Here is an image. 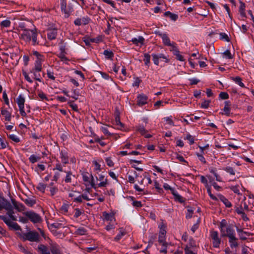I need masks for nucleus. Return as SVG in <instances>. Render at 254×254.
Wrapping results in <instances>:
<instances>
[{"label":"nucleus","mask_w":254,"mask_h":254,"mask_svg":"<svg viewBox=\"0 0 254 254\" xmlns=\"http://www.w3.org/2000/svg\"><path fill=\"white\" fill-rule=\"evenodd\" d=\"M18 237L23 241H29L30 242H39L40 237L39 233L34 231H29L26 233H17Z\"/></svg>","instance_id":"obj_1"},{"label":"nucleus","mask_w":254,"mask_h":254,"mask_svg":"<svg viewBox=\"0 0 254 254\" xmlns=\"http://www.w3.org/2000/svg\"><path fill=\"white\" fill-rule=\"evenodd\" d=\"M62 12L65 18H68L74 12V5L72 3H67L66 0H60Z\"/></svg>","instance_id":"obj_2"},{"label":"nucleus","mask_w":254,"mask_h":254,"mask_svg":"<svg viewBox=\"0 0 254 254\" xmlns=\"http://www.w3.org/2000/svg\"><path fill=\"white\" fill-rule=\"evenodd\" d=\"M23 214L28 217V221L30 220L33 224L40 223L42 222V218L40 215L33 211L24 212Z\"/></svg>","instance_id":"obj_3"},{"label":"nucleus","mask_w":254,"mask_h":254,"mask_svg":"<svg viewBox=\"0 0 254 254\" xmlns=\"http://www.w3.org/2000/svg\"><path fill=\"white\" fill-rule=\"evenodd\" d=\"M4 209L7 210L6 214L9 216L11 220H17L16 217L13 215L14 213L13 207L8 200L5 201Z\"/></svg>","instance_id":"obj_4"},{"label":"nucleus","mask_w":254,"mask_h":254,"mask_svg":"<svg viewBox=\"0 0 254 254\" xmlns=\"http://www.w3.org/2000/svg\"><path fill=\"white\" fill-rule=\"evenodd\" d=\"M221 237H231L235 236V232L232 225L229 224L220 232Z\"/></svg>","instance_id":"obj_5"},{"label":"nucleus","mask_w":254,"mask_h":254,"mask_svg":"<svg viewBox=\"0 0 254 254\" xmlns=\"http://www.w3.org/2000/svg\"><path fill=\"white\" fill-rule=\"evenodd\" d=\"M210 237L212 239V244L214 248H219L221 244V239L218 237V232L216 231L211 230L210 232Z\"/></svg>","instance_id":"obj_6"},{"label":"nucleus","mask_w":254,"mask_h":254,"mask_svg":"<svg viewBox=\"0 0 254 254\" xmlns=\"http://www.w3.org/2000/svg\"><path fill=\"white\" fill-rule=\"evenodd\" d=\"M35 29L33 30L24 29L23 33L21 35V38L27 42H30L31 40V33H34Z\"/></svg>","instance_id":"obj_7"},{"label":"nucleus","mask_w":254,"mask_h":254,"mask_svg":"<svg viewBox=\"0 0 254 254\" xmlns=\"http://www.w3.org/2000/svg\"><path fill=\"white\" fill-rule=\"evenodd\" d=\"M82 178L83 181L85 182H87L90 184L91 187L93 188L96 189L95 182L94 180L93 176L92 174H90V177H91V181L89 180V177H88V173L87 172H84L82 174Z\"/></svg>","instance_id":"obj_8"},{"label":"nucleus","mask_w":254,"mask_h":254,"mask_svg":"<svg viewBox=\"0 0 254 254\" xmlns=\"http://www.w3.org/2000/svg\"><path fill=\"white\" fill-rule=\"evenodd\" d=\"M137 105L139 106H142L147 103L148 97L143 94H140L137 96Z\"/></svg>","instance_id":"obj_9"},{"label":"nucleus","mask_w":254,"mask_h":254,"mask_svg":"<svg viewBox=\"0 0 254 254\" xmlns=\"http://www.w3.org/2000/svg\"><path fill=\"white\" fill-rule=\"evenodd\" d=\"M11 202L13 205V207L15 209H16L18 212H22L25 209V206L21 203H19L17 202L15 199L11 198Z\"/></svg>","instance_id":"obj_10"},{"label":"nucleus","mask_w":254,"mask_h":254,"mask_svg":"<svg viewBox=\"0 0 254 254\" xmlns=\"http://www.w3.org/2000/svg\"><path fill=\"white\" fill-rule=\"evenodd\" d=\"M37 251L41 254H50V251L48 247L43 244L38 246Z\"/></svg>","instance_id":"obj_11"},{"label":"nucleus","mask_w":254,"mask_h":254,"mask_svg":"<svg viewBox=\"0 0 254 254\" xmlns=\"http://www.w3.org/2000/svg\"><path fill=\"white\" fill-rule=\"evenodd\" d=\"M229 238V243H230V247L233 248H237L239 246L238 243V239L236 237V236H234Z\"/></svg>","instance_id":"obj_12"},{"label":"nucleus","mask_w":254,"mask_h":254,"mask_svg":"<svg viewBox=\"0 0 254 254\" xmlns=\"http://www.w3.org/2000/svg\"><path fill=\"white\" fill-rule=\"evenodd\" d=\"M218 199L220 200L225 204L226 207L230 208L232 207V205L231 202L229 201L228 199L226 198L223 195L219 194L218 195Z\"/></svg>","instance_id":"obj_13"},{"label":"nucleus","mask_w":254,"mask_h":254,"mask_svg":"<svg viewBox=\"0 0 254 254\" xmlns=\"http://www.w3.org/2000/svg\"><path fill=\"white\" fill-rule=\"evenodd\" d=\"M50 251L53 254H61L59 246L57 244H52L50 245Z\"/></svg>","instance_id":"obj_14"},{"label":"nucleus","mask_w":254,"mask_h":254,"mask_svg":"<svg viewBox=\"0 0 254 254\" xmlns=\"http://www.w3.org/2000/svg\"><path fill=\"white\" fill-rule=\"evenodd\" d=\"M60 157L61 158L62 162L64 164L68 163V155L66 151L62 150L60 152Z\"/></svg>","instance_id":"obj_15"},{"label":"nucleus","mask_w":254,"mask_h":254,"mask_svg":"<svg viewBox=\"0 0 254 254\" xmlns=\"http://www.w3.org/2000/svg\"><path fill=\"white\" fill-rule=\"evenodd\" d=\"M57 35V30L56 29H49L47 32V37L50 40H54L56 38Z\"/></svg>","instance_id":"obj_16"},{"label":"nucleus","mask_w":254,"mask_h":254,"mask_svg":"<svg viewBox=\"0 0 254 254\" xmlns=\"http://www.w3.org/2000/svg\"><path fill=\"white\" fill-rule=\"evenodd\" d=\"M1 114L4 117V119L6 121H10L11 118V114L6 109L3 108L1 109Z\"/></svg>","instance_id":"obj_17"},{"label":"nucleus","mask_w":254,"mask_h":254,"mask_svg":"<svg viewBox=\"0 0 254 254\" xmlns=\"http://www.w3.org/2000/svg\"><path fill=\"white\" fill-rule=\"evenodd\" d=\"M41 70H37L35 69V68H33L31 70L30 72L33 74V78L35 80L41 82V75L39 73Z\"/></svg>","instance_id":"obj_18"},{"label":"nucleus","mask_w":254,"mask_h":254,"mask_svg":"<svg viewBox=\"0 0 254 254\" xmlns=\"http://www.w3.org/2000/svg\"><path fill=\"white\" fill-rule=\"evenodd\" d=\"M38 33L37 30L35 29L34 33H31V40L32 45L33 46L40 45L39 41L37 40Z\"/></svg>","instance_id":"obj_19"},{"label":"nucleus","mask_w":254,"mask_h":254,"mask_svg":"<svg viewBox=\"0 0 254 254\" xmlns=\"http://www.w3.org/2000/svg\"><path fill=\"white\" fill-rule=\"evenodd\" d=\"M162 39L163 43L165 46L172 47L174 44H175V42L172 43L170 42V39L166 33H164V35H163Z\"/></svg>","instance_id":"obj_20"},{"label":"nucleus","mask_w":254,"mask_h":254,"mask_svg":"<svg viewBox=\"0 0 254 254\" xmlns=\"http://www.w3.org/2000/svg\"><path fill=\"white\" fill-rule=\"evenodd\" d=\"M44 61V58H39L36 59L35 62L34 67L37 70H42V62Z\"/></svg>","instance_id":"obj_21"},{"label":"nucleus","mask_w":254,"mask_h":254,"mask_svg":"<svg viewBox=\"0 0 254 254\" xmlns=\"http://www.w3.org/2000/svg\"><path fill=\"white\" fill-rule=\"evenodd\" d=\"M115 122L116 123V125L119 126L118 127L119 129H121L122 127H124V125L121 123L120 121V113L119 112L115 114Z\"/></svg>","instance_id":"obj_22"},{"label":"nucleus","mask_w":254,"mask_h":254,"mask_svg":"<svg viewBox=\"0 0 254 254\" xmlns=\"http://www.w3.org/2000/svg\"><path fill=\"white\" fill-rule=\"evenodd\" d=\"M172 195L174 196L175 201H177L181 203L185 202V200L181 195H179L176 190H175L174 192H172Z\"/></svg>","instance_id":"obj_23"},{"label":"nucleus","mask_w":254,"mask_h":254,"mask_svg":"<svg viewBox=\"0 0 254 254\" xmlns=\"http://www.w3.org/2000/svg\"><path fill=\"white\" fill-rule=\"evenodd\" d=\"M7 226L9 227V229H10V230H20V231L22 230L21 228L17 223L13 222L11 221L10 222V224H8L7 225Z\"/></svg>","instance_id":"obj_24"},{"label":"nucleus","mask_w":254,"mask_h":254,"mask_svg":"<svg viewBox=\"0 0 254 254\" xmlns=\"http://www.w3.org/2000/svg\"><path fill=\"white\" fill-rule=\"evenodd\" d=\"M87 230L84 227H79L74 233L76 235H85L87 234Z\"/></svg>","instance_id":"obj_25"},{"label":"nucleus","mask_w":254,"mask_h":254,"mask_svg":"<svg viewBox=\"0 0 254 254\" xmlns=\"http://www.w3.org/2000/svg\"><path fill=\"white\" fill-rule=\"evenodd\" d=\"M16 102L19 108L24 107L25 98L22 96V95L18 96L17 98Z\"/></svg>","instance_id":"obj_26"},{"label":"nucleus","mask_w":254,"mask_h":254,"mask_svg":"<svg viewBox=\"0 0 254 254\" xmlns=\"http://www.w3.org/2000/svg\"><path fill=\"white\" fill-rule=\"evenodd\" d=\"M164 16H169L171 20L176 21L178 18V15L176 14L173 13L169 11H166L164 13Z\"/></svg>","instance_id":"obj_27"},{"label":"nucleus","mask_w":254,"mask_h":254,"mask_svg":"<svg viewBox=\"0 0 254 254\" xmlns=\"http://www.w3.org/2000/svg\"><path fill=\"white\" fill-rule=\"evenodd\" d=\"M136 130L139 132L142 135H144L145 133H147L148 131L145 129L143 125H139L135 127Z\"/></svg>","instance_id":"obj_28"},{"label":"nucleus","mask_w":254,"mask_h":254,"mask_svg":"<svg viewBox=\"0 0 254 254\" xmlns=\"http://www.w3.org/2000/svg\"><path fill=\"white\" fill-rule=\"evenodd\" d=\"M102 214L104 220L112 221L114 218V214L113 213H109L106 211H104Z\"/></svg>","instance_id":"obj_29"},{"label":"nucleus","mask_w":254,"mask_h":254,"mask_svg":"<svg viewBox=\"0 0 254 254\" xmlns=\"http://www.w3.org/2000/svg\"><path fill=\"white\" fill-rule=\"evenodd\" d=\"M144 39L142 36H139L138 39L134 38L132 39V40H131V42L134 44H135L136 45H138V44L139 43H140L141 45H143L144 43Z\"/></svg>","instance_id":"obj_30"},{"label":"nucleus","mask_w":254,"mask_h":254,"mask_svg":"<svg viewBox=\"0 0 254 254\" xmlns=\"http://www.w3.org/2000/svg\"><path fill=\"white\" fill-rule=\"evenodd\" d=\"M232 79L237 84H238L241 87H245L244 84L242 82V78L239 76L233 77Z\"/></svg>","instance_id":"obj_31"},{"label":"nucleus","mask_w":254,"mask_h":254,"mask_svg":"<svg viewBox=\"0 0 254 254\" xmlns=\"http://www.w3.org/2000/svg\"><path fill=\"white\" fill-rule=\"evenodd\" d=\"M143 61L145 65L149 67L150 63V55L148 53L144 54Z\"/></svg>","instance_id":"obj_32"},{"label":"nucleus","mask_w":254,"mask_h":254,"mask_svg":"<svg viewBox=\"0 0 254 254\" xmlns=\"http://www.w3.org/2000/svg\"><path fill=\"white\" fill-rule=\"evenodd\" d=\"M103 54L105 55L106 59H112L114 57V54L111 51L106 50L104 51Z\"/></svg>","instance_id":"obj_33"},{"label":"nucleus","mask_w":254,"mask_h":254,"mask_svg":"<svg viewBox=\"0 0 254 254\" xmlns=\"http://www.w3.org/2000/svg\"><path fill=\"white\" fill-rule=\"evenodd\" d=\"M205 187L207 189V193H208V195H209L210 197L214 200H218V198L217 197H216L215 195H214L211 193V186H208Z\"/></svg>","instance_id":"obj_34"},{"label":"nucleus","mask_w":254,"mask_h":254,"mask_svg":"<svg viewBox=\"0 0 254 254\" xmlns=\"http://www.w3.org/2000/svg\"><path fill=\"white\" fill-rule=\"evenodd\" d=\"M228 225H229L227 224V221L225 219L222 220L219 226L220 232L224 230L226 227H228Z\"/></svg>","instance_id":"obj_35"},{"label":"nucleus","mask_w":254,"mask_h":254,"mask_svg":"<svg viewBox=\"0 0 254 254\" xmlns=\"http://www.w3.org/2000/svg\"><path fill=\"white\" fill-rule=\"evenodd\" d=\"M66 175L64 180V181L66 183H69L71 182V176L74 177V175H73L72 172L71 171H68L66 172Z\"/></svg>","instance_id":"obj_36"},{"label":"nucleus","mask_w":254,"mask_h":254,"mask_svg":"<svg viewBox=\"0 0 254 254\" xmlns=\"http://www.w3.org/2000/svg\"><path fill=\"white\" fill-rule=\"evenodd\" d=\"M24 201L26 204L30 207L33 206L36 203V201L35 200L29 198L25 199Z\"/></svg>","instance_id":"obj_37"},{"label":"nucleus","mask_w":254,"mask_h":254,"mask_svg":"<svg viewBox=\"0 0 254 254\" xmlns=\"http://www.w3.org/2000/svg\"><path fill=\"white\" fill-rule=\"evenodd\" d=\"M46 188V185L42 183H39L37 187H36L37 190H38L39 191H41L43 193L45 192Z\"/></svg>","instance_id":"obj_38"},{"label":"nucleus","mask_w":254,"mask_h":254,"mask_svg":"<svg viewBox=\"0 0 254 254\" xmlns=\"http://www.w3.org/2000/svg\"><path fill=\"white\" fill-rule=\"evenodd\" d=\"M74 101L69 100L67 102V104L72 108V109L76 112L78 111V106L76 104L73 103Z\"/></svg>","instance_id":"obj_39"},{"label":"nucleus","mask_w":254,"mask_h":254,"mask_svg":"<svg viewBox=\"0 0 254 254\" xmlns=\"http://www.w3.org/2000/svg\"><path fill=\"white\" fill-rule=\"evenodd\" d=\"M8 137L12 140L13 141L18 143L20 142V139L15 135L11 134H7Z\"/></svg>","instance_id":"obj_40"},{"label":"nucleus","mask_w":254,"mask_h":254,"mask_svg":"<svg viewBox=\"0 0 254 254\" xmlns=\"http://www.w3.org/2000/svg\"><path fill=\"white\" fill-rule=\"evenodd\" d=\"M188 209L187 211L188 212L186 214V218L187 219H190L192 217V214L193 213V209L191 207H187Z\"/></svg>","instance_id":"obj_41"},{"label":"nucleus","mask_w":254,"mask_h":254,"mask_svg":"<svg viewBox=\"0 0 254 254\" xmlns=\"http://www.w3.org/2000/svg\"><path fill=\"white\" fill-rule=\"evenodd\" d=\"M94 141L95 142L98 143L102 146H104L106 145V143L105 142L101 140L100 137H99L98 136L96 135H95L94 136Z\"/></svg>","instance_id":"obj_42"},{"label":"nucleus","mask_w":254,"mask_h":254,"mask_svg":"<svg viewBox=\"0 0 254 254\" xmlns=\"http://www.w3.org/2000/svg\"><path fill=\"white\" fill-rule=\"evenodd\" d=\"M219 35L220 39L224 40L226 42H229L230 41L228 35L226 34L225 33L221 32L219 34Z\"/></svg>","instance_id":"obj_43"},{"label":"nucleus","mask_w":254,"mask_h":254,"mask_svg":"<svg viewBox=\"0 0 254 254\" xmlns=\"http://www.w3.org/2000/svg\"><path fill=\"white\" fill-rule=\"evenodd\" d=\"M11 22L9 20H5L1 22L0 26L1 27H8L10 26Z\"/></svg>","instance_id":"obj_44"},{"label":"nucleus","mask_w":254,"mask_h":254,"mask_svg":"<svg viewBox=\"0 0 254 254\" xmlns=\"http://www.w3.org/2000/svg\"><path fill=\"white\" fill-rule=\"evenodd\" d=\"M62 224L58 222L54 223L50 225L49 226V228L50 229H52L53 228L55 229H59L61 227H62Z\"/></svg>","instance_id":"obj_45"},{"label":"nucleus","mask_w":254,"mask_h":254,"mask_svg":"<svg viewBox=\"0 0 254 254\" xmlns=\"http://www.w3.org/2000/svg\"><path fill=\"white\" fill-rule=\"evenodd\" d=\"M72 91L73 93V95H71L70 97L76 100L78 99V97L80 95L79 92L77 90V89H72Z\"/></svg>","instance_id":"obj_46"},{"label":"nucleus","mask_w":254,"mask_h":254,"mask_svg":"<svg viewBox=\"0 0 254 254\" xmlns=\"http://www.w3.org/2000/svg\"><path fill=\"white\" fill-rule=\"evenodd\" d=\"M211 101L210 100H204L201 104V108L203 109H207L209 107V104L210 103Z\"/></svg>","instance_id":"obj_47"},{"label":"nucleus","mask_w":254,"mask_h":254,"mask_svg":"<svg viewBox=\"0 0 254 254\" xmlns=\"http://www.w3.org/2000/svg\"><path fill=\"white\" fill-rule=\"evenodd\" d=\"M223 170L225 171H226L227 173H229L230 174L234 175L235 174V171L233 169V168L231 167L228 166L224 168H223Z\"/></svg>","instance_id":"obj_48"},{"label":"nucleus","mask_w":254,"mask_h":254,"mask_svg":"<svg viewBox=\"0 0 254 254\" xmlns=\"http://www.w3.org/2000/svg\"><path fill=\"white\" fill-rule=\"evenodd\" d=\"M185 139H187L189 141V143L190 145H192L194 143V137L191 135L190 134H188L186 137L185 138Z\"/></svg>","instance_id":"obj_49"},{"label":"nucleus","mask_w":254,"mask_h":254,"mask_svg":"<svg viewBox=\"0 0 254 254\" xmlns=\"http://www.w3.org/2000/svg\"><path fill=\"white\" fill-rule=\"evenodd\" d=\"M90 18L87 16L83 17L81 18L82 24L84 25H87L90 22Z\"/></svg>","instance_id":"obj_50"},{"label":"nucleus","mask_w":254,"mask_h":254,"mask_svg":"<svg viewBox=\"0 0 254 254\" xmlns=\"http://www.w3.org/2000/svg\"><path fill=\"white\" fill-rule=\"evenodd\" d=\"M166 237L165 236H159L158 237V242L162 245H168L166 242Z\"/></svg>","instance_id":"obj_51"},{"label":"nucleus","mask_w":254,"mask_h":254,"mask_svg":"<svg viewBox=\"0 0 254 254\" xmlns=\"http://www.w3.org/2000/svg\"><path fill=\"white\" fill-rule=\"evenodd\" d=\"M238 214L241 215L242 218L244 221H248L249 220V218L247 217V215L244 211H238Z\"/></svg>","instance_id":"obj_52"},{"label":"nucleus","mask_w":254,"mask_h":254,"mask_svg":"<svg viewBox=\"0 0 254 254\" xmlns=\"http://www.w3.org/2000/svg\"><path fill=\"white\" fill-rule=\"evenodd\" d=\"M219 97L221 99H227L229 98V95L227 92H221L219 94Z\"/></svg>","instance_id":"obj_53"},{"label":"nucleus","mask_w":254,"mask_h":254,"mask_svg":"<svg viewBox=\"0 0 254 254\" xmlns=\"http://www.w3.org/2000/svg\"><path fill=\"white\" fill-rule=\"evenodd\" d=\"M152 58H153V63L154 64L156 65H159V58H158V55L157 54H152Z\"/></svg>","instance_id":"obj_54"},{"label":"nucleus","mask_w":254,"mask_h":254,"mask_svg":"<svg viewBox=\"0 0 254 254\" xmlns=\"http://www.w3.org/2000/svg\"><path fill=\"white\" fill-rule=\"evenodd\" d=\"M92 40H93V38H90L89 37H84L83 38V40L86 46H89L90 45V42L93 43V41H91Z\"/></svg>","instance_id":"obj_55"},{"label":"nucleus","mask_w":254,"mask_h":254,"mask_svg":"<svg viewBox=\"0 0 254 254\" xmlns=\"http://www.w3.org/2000/svg\"><path fill=\"white\" fill-rule=\"evenodd\" d=\"M126 233L124 232H120L119 234H118L115 238H114V241L118 242L121 239L123 236H124Z\"/></svg>","instance_id":"obj_56"},{"label":"nucleus","mask_w":254,"mask_h":254,"mask_svg":"<svg viewBox=\"0 0 254 254\" xmlns=\"http://www.w3.org/2000/svg\"><path fill=\"white\" fill-rule=\"evenodd\" d=\"M203 153L199 154L198 153H196V155L198 158V159L203 164H205L206 163L205 158L203 156Z\"/></svg>","instance_id":"obj_57"},{"label":"nucleus","mask_w":254,"mask_h":254,"mask_svg":"<svg viewBox=\"0 0 254 254\" xmlns=\"http://www.w3.org/2000/svg\"><path fill=\"white\" fill-rule=\"evenodd\" d=\"M223 55L226 56V58L228 59H232L233 56L231 54L230 51L229 50H227L223 53Z\"/></svg>","instance_id":"obj_58"},{"label":"nucleus","mask_w":254,"mask_h":254,"mask_svg":"<svg viewBox=\"0 0 254 254\" xmlns=\"http://www.w3.org/2000/svg\"><path fill=\"white\" fill-rule=\"evenodd\" d=\"M2 98L6 105L9 106V100L5 91H4L2 94Z\"/></svg>","instance_id":"obj_59"},{"label":"nucleus","mask_w":254,"mask_h":254,"mask_svg":"<svg viewBox=\"0 0 254 254\" xmlns=\"http://www.w3.org/2000/svg\"><path fill=\"white\" fill-rule=\"evenodd\" d=\"M163 188L166 190H170L172 194V192H174L175 190V189L171 187L168 184L165 183L163 185Z\"/></svg>","instance_id":"obj_60"},{"label":"nucleus","mask_w":254,"mask_h":254,"mask_svg":"<svg viewBox=\"0 0 254 254\" xmlns=\"http://www.w3.org/2000/svg\"><path fill=\"white\" fill-rule=\"evenodd\" d=\"M83 213L79 209V208H75V213L74 214V217L75 218H77L78 217H79Z\"/></svg>","instance_id":"obj_61"},{"label":"nucleus","mask_w":254,"mask_h":254,"mask_svg":"<svg viewBox=\"0 0 254 254\" xmlns=\"http://www.w3.org/2000/svg\"><path fill=\"white\" fill-rule=\"evenodd\" d=\"M230 189L235 193L240 194V190L239 189V186H234L230 187Z\"/></svg>","instance_id":"obj_62"},{"label":"nucleus","mask_w":254,"mask_h":254,"mask_svg":"<svg viewBox=\"0 0 254 254\" xmlns=\"http://www.w3.org/2000/svg\"><path fill=\"white\" fill-rule=\"evenodd\" d=\"M176 44L175 43V44H174L172 47V49L171 50V51H173V54L174 55H177L179 54H180V52L178 50V49L177 48V47H176Z\"/></svg>","instance_id":"obj_63"},{"label":"nucleus","mask_w":254,"mask_h":254,"mask_svg":"<svg viewBox=\"0 0 254 254\" xmlns=\"http://www.w3.org/2000/svg\"><path fill=\"white\" fill-rule=\"evenodd\" d=\"M185 254H196L193 253L190 249V247H189L188 246H187L184 249Z\"/></svg>","instance_id":"obj_64"}]
</instances>
